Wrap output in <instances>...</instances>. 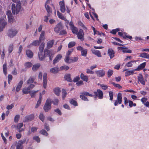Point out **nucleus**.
Returning <instances> with one entry per match:
<instances>
[{
    "mask_svg": "<svg viewBox=\"0 0 149 149\" xmlns=\"http://www.w3.org/2000/svg\"><path fill=\"white\" fill-rule=\"evenodd\" d=\"M13 2H17L16 6L15 4H13L12 6V10L13 14H17L21 9V4L18 0H12Z\"/></svg>",
    "mask_w": 149,
    "mask_h": 149,
    "instance_id": "nucleus-1",
    "label": "nucleus"
},
{
    "mask_svg": "<svg viewBox=\"0 0 149 149\" xmlns=\"http://www.w3.org/2000/svg\"><path fill=\"white\" fill-rule=\"evenodd\" d=\"M17 33V30L14 28H12L8 30V35L10 38H13Z\"/></svg>",
    "mask_w": 149,
    "mask_h": 149,
    "instance_id": "nucleus-2",
    "label": "nucleus"
},
{
    "mask_svg": "<svg viewBox=\"0 0 149 149\" xmlns=\"http://www.w3.org/2000/svg\"><path fill=\"white\" fill-rule=\"evenodd\" d=\"M52 100L51 99H48L46 102L45 104L43 107L44 110L45 112H47L51 108Z\"/></svg>",
    "mask_w": 149,
    "mask_h": 149,
    "instance_id": "nucleus-3",
    "label": "nucleus"
},
{
    "mask_svg": "<svg viewBox=\"0 0 149 149\" xmlns=\"http://www.w3.org/2000/svg\"><path fill=\"white\" fill-rule=\"evenodd\" d=\"M94 94L95 96V97L96 98L97 96L99 99H102L103 98V93L102 91L100 89H98L97 91H94Z\"/></svg>",
    "mask_w": 149,
    "mask_h": 149,
    "instance_id": "nucleus-4",
    "label": "nucleus"
},
{
    "mask_svg": "<svg viewBox=\"0 0 149 149\" xmlns=\"http://www.w3.org/2000/svg\"><path fill=\"white\" fill-rule=\"evenodd\" d=\"M77 49L78 50L81 51V54L82 56L84 57L86 56L88 52L87 49H84L83 47L80 46L77 47Z\"/></svg>",
    "mask_w": 149,
    "mask_h": 149,
    "instance_id": "nucleus-5",
    "label": "nucleus"
},
{
    "mask_svg": "<svg viewBox=\"0 0 149 149\" xmlns=\"http://www.w3.org/2000/svg\"><path fill=\"white\" fill-rule=\"evenodd\" d=\"M63 28V26L61 22H60L57 24L54 28V31L56 33H59V32Z\"/></svg>",
    "mask_w": 149,
    "mask_h": 149,
    "instance_id": "nucleus-6",
    "label": "nucleus"
},
{
    "mask_svg": "<svg viewBox=\"0 0 149 149\" xmlns=\"http://www.w3.org/2000/svg\"><path fill=\"white\" fill-rule=\"evenodd\" d=\"M7 24V22L3 18H0V32L3 31Z\"/></svg>",
    "mask_w": 149,
    "mask_h": 149,
    "instance_id": "nucleus-7",
    "label": "nucleus"
},
{
    "mask_svg": "<svg viewBox=\"0 0 149 149\" xmlns=\"http://www.w3.org/2000/svg\"><path fill=\"white\" fill-rule=\"evenodd\" d=\"M76 34L78 39H80L82 41L84 40V33L82 29L79 30Z\"/></svg>",
    "mask_w": 149,
    "mask_h": 149,
    "instance_id": "nucleus-8",
    "label": "nucleus"
},
{
    "mask_svg": "<svg viewBox=\"0 0 149 149\" xmlns=\"http://www.w3.org/2000/svg\"><path fill=\"white\" fill-rule=\"evenodd\" d=\"M26 140V138H24L23 141L22 140L19 141L16 144V149H22L23 148L22 145L25 142Z\"/></svg>",
    "mask_w": 149,
    "mask_h": 149,
    "instance_id": "nucleus-9",
    "label": "nucleus"
},
{
    "mask_svg": "<svg viewBox=\"0 0 149 149\" xmlns=\"http://www.w3.org/2000/svg\"><path fill=\"white\" fill-rule=\"evenodd\" d=\"M122 101V94L119 93L118 94L117 100H115L114 103V105L116 106L118 104H120Z\"/></svg>",
    "mask_w": 149,
    "mask_h": 149,
    "instance_id": "nucleus-10",
    "label": "nucleus"
},
{
    "mask_svg": "<svg viewBox=\"0 0 149 149\" xmlns=\"http://www.w3.org/2000/svg\"><path fill=\"white\" fill-rule=\"evenodd\" d=\"M59 5L60 8V11L62 13H64L66 10L65 3L64 1H60L59 3Z\"/></svg>",
    "mask_w": 149,
    "mask_h": 149,
    "instance_id": "nucleus-11",
    "label": "nucleus"
},
{
    "mask_svg": "<svg viewBox=\"0 0 149 149\" xmlns=\"http://www.w3.org/2000/svg\"><path fill=\"white\" fill-rule=\"evenodd\" d=\"M43 87L45 88H46L47 87V74L46 73H45L43 75Z\"/></svg>",
    "mask_w": 149,
    "mask_h": 149,
    "instance_id": "nucleus-12",
    "label": "nucleus"
},
{
    "mask_svg": "<svg viewBox=\"0 0 149 149\" xmlns=\"http://www.w3.org/2000/svg\"><path fill=\"white\" fill-rule=\"evenodd\" d=\"M95 72L97 76L99 77H103L105 74L104 71L102 70H100L96 71Z\"/></svg>",
    "mask_w": 149,
    "mask_h": 149,
    "instance_id": "nucleus-13",
    "label": "nucleus"
},
{
    "mask_svg": "<svg viewBox=\"0 0 149 149\" xmlns=\"http://www.w3.org/2000/svg\"><path fill=\"white\" fill-rule=\"evenodd\" d=\"M118 49L119 50H122V52L123 53H131L132 52L131 50L128 49V48L126 47H118Z\"/></svg>",
    "mask_w": 149,
    "mask_h": 149,
    "instance_id": "nucleus-14",
    "label": "nucleus"
},
{
    "mask_svg": "<svg viewBox=\"0 0 149 149\" xmlns=\"http://www.w3.org/2000/svg\"><path fill=\"white\" fill-rule=\"evenodd\" d=\"M127 33L125 32H118V34L120 36H122L123 38H129L130 40L132 39V37L131 36H127L126 35Z\"/></svg>",
    "mask_w": 149,
    "mask_h": 149,
    "instance_id": "nucleus-15",
    "label": "nucleus"
},
{
    "mask_svg": "<svg viewBox=\"0 0 149 149\" xmlns=\"http://www.w3.org/2000/svg\"><path fill=\"white\" fill-rule=\"evenodd\" d=\"M34 116L33 114L30 115L28 116H26L25 118L24 122H27L30 121L34 119Z\"/></svg>",
    "mask_w": 149,
    "mask_h": 149,
    "instance_id": "nucleus-16",
    "label": "nucleus"
},
{
    "mask_svg": "<svg viewBox=\"0 0 149 149\" xmlns=\"http://www.w3.org/2000/svg\"><path fill=\"white\" fill-rule=\"evenodd\" d=\"M91 51L93 54L97 56L98 57H101L102 55L100 52L98 50L94 49H91Z\"/></svg>",
    "mask_w": 149,
    "mask_h": 149,
    "instance_id": "nucleus-17",
    "label": "nucleus"
},
{
    "mask_svg": "<svg viewBox=\"0 0 149 149\" xmlns=\"http://www.w3.org/2000/svg\"><path fill=\"white\" fill-rule=\"evenodd\" d=\"M62 56L61 54H58L53 60V63L55 65L56 63L58 62L62 58Z\"/></svg>",
    "mask_w": 149,
    "mask_h": 149,
    "instance_id": "nucleus-18",
    "label": "nucleus"
},
{
    "mask_svg": "<svg viewBox=\"0 0 149 149\" xmlns=\"http://www.w3.org/2000/svg\"><path fill=\"white\" fill-rule=\"evenodd\" d=\"M114 52L111 48L109 49L108 50V54L111 58H113L114 56Z\"/></svg>",
    "mask_w": 149,
    "mask_h": 149,
    "instance_id": "nucleus-19",
    "label": "nucleus"
},
{
    "mask_svg": "<svg viewBox=\"0 0 149 149\" xmlns=\"http://www.w3.org/2000/svg\"><path fill=\"white\" fill-rule=\"evenodd\" d=\"M26 54L27 56L29 58H31L33 56V53L30 50L27 49L26 51Z\"/></svg>",
    "mask_w": 149,
    "mask_h": 149,
    "instance_id": "nucleus-20",
    "label": "nucleus"
},
{
    "mask_svg": "<svg viewBox=\"0 0 149 149\" xmlns=\"http://www.w3.org/2000/svg\"><path fill=\"white\" fill-rule=\"evenodd\" d=\"M146 65V62H144L139 65L137 68L135 69L136 71L140 70L145 68Z\"/></svg>",
    "mask_w": 149,
    "mask_h": 149,
    "instance_id": "nucleus-21",
    "label": "nucleus"
},
{
    "mask_svg": "<svg viewBox=\"0 0 149 149\" xmlns=\"http://www.w3.org/2000/svg\"><path fill=\"white\" fill-rule=\"evenodd\" d=\"M138 81L143 85L145 84V82L141 74H140L139 76L138 77Z\"/></svg>",
    "mask_w": 149,
    "mask_h": 149,
    "instance_id": "nucleus-22",
    "label": "nucleus"
},
{
    "mask_svg": "<svg viewBox=\"0 0 149 149\" xmlns=\"http://www.w3.org/2000/svg\"><path fill=\"white\" fill-rule=\"evenodd\" d=\"M38 54L40 60L42 61L44 59L45 56L43 52H39Z\"/></svg>",
    "mask_w": 149,
    "mask_h": 149,
    "instance_id": "nucleus-23",
    "label": "nucleus"
},
{
    "mask_svg": "<svg viewBox=\"0 0 149 149\" xmlns=\"http://www.w3.org/2000/svg\"><path fill=\"white\" fill-rule=\"evenodd\" d=\"M23 84V81L22 80H21L18 83L16 89V91L17 92L19 91L22 86Z\"/></svg>",
    "mask_w": 149,
    "mask_h": 149,
    "instance_id": "nucleus-24",
    "label": "nucleus"
},
{
    "mask_svg": "<svg viewBox=\"0 0 149 149\" xmlns=\"http://www.w3.org/2000/svg\"><path fill=\"white\" fill-rule=\"evenodd\" d=\"M42 100V95L40 93L39 99L37 102V104L35 107L36 108H37L40 104Z\"/></svg>",
    "mask_w": 149,
    "mask_h": 149,
    "instance_id": "nucleus-25",
    "label": "nucleus"
},
{
    "mask_svg": "<svg viewBox=\"0 0 149 149\" xmlns=\"http://www.w3.org/2000/svg\"><path fill=\"white\" fill-rule=\"evenodd\" d=\"M54 42L53 40L49 41L47 43V48L48 49L51 48L52 47Z\"/></svg>",
    "mask_w": 149,
    "mask_h": 149,
    "instance_id": "nucleus-26",
    "label": "nucleus"
},
{
    "mask_svg": "<svg viewBox=\"0 0 149 149\" xmlns=\"http://www.w3.org/2000/svg\"><path fill=\"white\" fill-rule=\"evenodd\" d=\"M139 56L144 58L149 59V54L145 52L140 54Z\"/></svg>",
    "mask_w": 149,
    "mask_h": 149,
    "instance_id": "nucleus-27",
    "label": "nucleus"
},
{
    "mask_svg": "<svg viewBox=\"0 0 149 149\" xmlns=\"http://www.w3.org/2000/svg\"><path fill=\"white\" fill-rule=\"evenodd\" d=\"M80 78L81 79L84 81L87 82L88 81V78L87 76L84 75V74L81 73L80 75Z\"/></svg>",
    "mask_w": 149,
    "mask_h": 149,
    "instance_id": "nucleus-28",
    "label": "nucleus"
},
{
    "mask_svg": "<svg viewBox=\"0 0 149 149\" xmlns=\"http://www.w3.org/2000/svg\"><path fill=\"white\" fill-rule=\"evenodd\" d=\"M64 78L65 80L71 82L72 81V80L71 78V75L69 74L65 75L64 77Z\"/></svg>",
    "mask_w": 149,
    "mask_h": 149,
    "instance_id": "nucleus-29",
    "label": "nucleus"
},
{
    "mask_svg": "<svg viewBox=\"0 0 149 149\" xmlns=\"http://www.w3.org/2000/svg\"><path fill=\"white\" fill-rule=\"evenodd\" d=\"M59 71V68L57 67H54L50 70V72L56 74L58 73Z\"/></svg>",
    "mask_w": 149,
    "mask_h": 149,
    "instance_id": "nucleus-30",
    "label": "nucleus"
},
{
    "mask_svg": "<svg viewBox=\"0 0 149 149\" xmlns=\"http://www.w3.org/2000/svg\"><path fill=\"white\" fill-rule=\"evenodd\" d=\"M57 13L58 17L59 18L64 21H66V19L64 16L63 15L62 13H60L58 11H57Z\"/></svg>",
    "mask_w": 149,
    "mask_h": 149,
    "instance_id": "nucleus-31",
    "label": "nucleus"
},
{
    "mask_svg": "<svg viewBox=\"0 0 149 149\" xmlns=\"http://www.w3.org/2000/svg\"><path fill=\"white\" fill-rule=\"evenodd\" d=\"M54 91L56 95L57 96L59 95L61 92V90L59 88L57 87L54 88Z\"/></svg>",
    "mask_w": 149,
    "mask_h": 149,
    "instance_id": "nucleus-32",
    "label": "nucleus"
},
{
    "mask_svg": "<svg viewBox=\"0 0 149 149\" xmlns=\"http://www.w3.org/2000/svg\"><path fill=\"white\" fill-rule=\"evenodd\" d=\"M40 66V63H37L36 64L33 65L32 68V70L33 71H36L38 70Z\"/></svg>",
    "mask_w": 149,
    "mask_h": 149,
    "instance_id": "nucleus-33",
    "label": "nucleus"
},
{
    "mask_svg": "<svg viewBox=\"0 0 149 149\" xmlns=\"http://www.w3.org/2000/svg\"><path fill=\"white\" fill-rule=\"evenodd\" d=\"M45 32L44 31H42L40 34V37L39 38V40L41 42L42 40H43L45 38L44 37Z\"/></svg>",
    "mask_w": 149,
    "mask_h": 149,
    "instance_id": "nucleus-34",
    "label": "nucleus"
},
{
    "mask_svg": "<svg viewBox=\"0 0 149 149\" xmlns=\"http://www.w3.org/2000/svg\"><path fill=\"white\" fill-rule=\"evenodd\" d=\"M135 71H136L134 70H132L130 71H127L125 72V76L126 77H127L129 75H130L131 74H133L134 73V72Z\"/></svg>",
    "mask_w": 149,
    "mask_h": 149,
    "instance_id": "nucleus-35",
    "label": "nucleus"
},
{
    "mask_svg": "<svg viewBox=\"0 0 149 149\" xmlns=\"http://www.w3.org/2000/svg\"><path fill=\"white\" fill-rule=\"evenodd\" d=\"M45 6L47 11V12L48 13V16H50V14L52 12L51 10L50 9V8L49 7L48 5H47L46 4H45Z\"/></svg>",
    "mask_w": 149,
    "mask_h": 149,
    "instance_id": "nucleus-36",
    "label": "nucleus"
},
{
    "mask_svg": "<svg viewBox=\"0 0 149 149\" xmlns=\"http://www.w3.org/2000/svg\"><path fill=\"white\" fill-rule=\"evenodd\" d=\"M14 47V45L13 44H10L8 48V52L10 53H11L13 50Z\"/></svg>",
    "mask_w": 149,
    "mask_h": 149,
    "instance_id": "nucleus-37",
    "label": "nucleus"
},
{
    "mask_svg": "<svg viewBox=\"0 0 149 149\" xmlns=\"http://www.w3.org/2000/svg\"><path fill=\"white\" fill-rule=\"evenodd\" d=\"M41 42L39 40H35L32 43L31 45H32L36 46L39 45Z\"/></svg>",
    "mask_w": 149,
    "mask_h": 149,
    "instance_id": "nucleus-38",
    "label": "nucleus"
},
{
    "mask_svg": "<svg viewBox=\"0 0 149 149\" xmlns=\"http://www.w3.org/2000/svg\"><path fill=\"white\" fill-rule=\"evenodd\" d=\"M32 65V63L30 62H26L24 64V66L26 68H29Z\"/></svg>",
    "mask_w": 149,
    "mask_h": 149,
    "instance_id": "nucleus-39",
    "label": "nucleus"
},
{
    "mask_svg": "<svg viewBox=\"0 0 149 149\" xmlns=\"http://www.w3.org/2000/svg\"><path fill=\"white\" fill-rule=\"evenodd\" d=\"M62 97L63 100H64L66 96V95L67 94V93L66 92V91L64 89H62Z\"/></svg>",
    "mask_w": 149,
    "mask_h": 149,
    "instance_id": "nucleus-40",
    "label": "nucleus"
},
{
    "mask_svg": "<svg viewBox=\"0 0 149 149\" xmlns=\"http://www.w3.org/2000/svg\"><path fill=\"white\" fill-rule=\"evenodd\" d=\"M71 29L74 34H76L78 31L77 28L74 26L71 28Z\"/></svg>",
    "mask_w": 149,
    "mask_h": 149,
    "instance_id": "nucleus-41",
    "label": "nucleus"
},
{
    "mask_svg": "<svg viewBox=\"0 0 149 149\" xmlns=\"http://www.w3.org/2000/svg\"><path fill=\"white\" fill-rule=\"evenodd\" d=\"M38 91V90H37L36 91H30L29 93H30V95L31 97H34L35 96L36 94Z\"/></svg>",
    "mask_w": 149,
    "mask_h": 149,
    "instance_id": "nucleus-42",
    "label": "nucleus"
},
{
    "mask_svg": "<svg viewBox=\"0 0 149 149\" xmlns=\"http://www.w3.org/2000/svg\"><path fill=\"white\" fill-rule=\"evenodd\" d=\"M69 68V67L66 65H63L60 67L59 70H68Z\"/></svg>",
    "mask_w": 149,
    "mask_h": 149,
    "instance_id": "nucleus-43",
    "label": "nucleus"
},
{
    "mask_svg": "<svg viewBox=\"0 0 149 149\" xmlns=\"http://www.w3.org/2000/svg\"><path fill=\"white\" fill-rule=\"evenodd\" d=\"M78 24L79 26L83 28L84 29L86 30H87L86 27L85 26L84 24L81 21H79L78 22Z\"/></svg>",
    "mask_w": 149,
    "mask_h": 149,
    "instance_id": "nucleus-44",
    "label": "nucleus"
},
{
    "mask_svg": "<svg viewBox=\"0 0 149 149\" xmlns=\"http://www.w3.org/2000/svg\"><path fill=\"white\" fill-rule=\"evenodd\" d=\"M6 63H4L3 65V70L4 73L6 74L7 72V68Z\"/></svg>",
    "mask_w": 149,
    "mask_h": 149,
    "instance_id": "nucleus-45",
    "label": "nucleus"
},
{
    "mask_svg": "<svg viewBox=\"0 0 149 149\" xmlns=\"http://www.w3.org/2000/svg\"><path fill=\"white\" fill-rule=\"evenodd\" d=\"M34 80V78L30 77L27 81L26 84H31L33 82Z\"/></svg>",
    "mask_w": 149,
    "mask_h": 149,
    "instance_id": "nucleus-46",
    "label": "nucleus"
},
{
    "mask_svg": "<svg viewBox=\"0 0 149 149\" xmlns=\"http://www.w3.org/2000/svg\"><path fill=\"white\" fill-rule=\"evenodd\" d=\"M45 44L43 42H42L39 47V52H43V50L44 48Z\"/></svg>",
    "mask_w": 149,
    "mask_h": 149,
    "instance_id": "nucleus-47",
    "label": "nucleus"
},
{
    "mask_svg": "<svg viewBox=\"0 0 149 149\" xmlns=\"http://www.w3.org/2000/svg\"><path fill=\"white\" fill-rule=\"evenodd\" d=\"M76 44L75 42L74 41L70 42L68 44V47L70 48L74 46Z\"/></svg>",
    "mask_w": 149,
    "mask_h": 149,
    "instance_id": "nucleus-48",
    "label": "nucleus"
},
{
    "mask_svg": "<svg viewBox=\"0 0 149 149\" xmlns=\"http://www.w3.org/2000/svg\"><path fill=\"white\" fill-rule=\"evenodd\" d=\"M80 98L83 100L85 101H88V100L87 98L83 94H81L80 95Z\"/></svg>",
    "mask_w": 149,
    "mask_h": 149,
    "instance_id": "nucleus-49",
    "label": "nucleus"
},
{
    "mask_svg": "<svg viewBox=\"0 0 149 149\" xmlns=\"http://www.w3.org/2000/svg\"><path fill=\"white\" fill-rule=\"evenodd\" d=\"M54 56V54L52 50H50V53H49V54L48 55V57L49 58L50 60H52V58Z\"/></svg>",
    "mask_w": 149,
    "mask_h": 149,
    "instance_id": "nucleus-50",
    "label": "nucleus"
},
{
    "mask_svg": "<svg viewBox=\"0 0 149 149\" xmlns=\"http://www.w3.org/2000/svg\"><path fill=\"white\" fill-rule=\"evenodd\" d=\"M40 133L42 134L47 136L48 135L47 132L44 130H42L40 131Z\"/></svg>",
    "mask_w": 149,
    "mask_h": 149,
    "instance_id": "nucleus-51",
    "label": "nucleus"
},
{
    "mask_svg": "<svg viewBox=\"0 0 149 149\" xmlns=\"http://www.w3.org/2000/svg\"><path fill=\"white\" fill-rule=\"evenodd\" d=\"M26 88H24L23 89L22 92L23 94H27L30 93V91H29Z\"/></svg>",
    "mask_w": 149,
    "mask_h": 149,
    "instance_id": "nucleus-52",
    "label": "nucleus"
},
{
    "mask_svg": "<svg viewBox=\"0 0 149 149\" xmlns=\"http://www.w3.org/2000/svg\"><path fill=\"white\" fill-rule=\"evenodd\" d=\"M134 61H131L130 62H128L125 65V66H127L128 67H131L132 66V63L134 62Z\"/></svg>",
    "mask_w": 149,
    "mask_h": 149,
    "instance_id": "nucleus-53",
    "label": "nucleus"
},
{
    "mask_svg": "<svg viewBox=\"0 0 149 149\" xmlns=\"http://www.w3.org/2000/svg\"><path fill=\"white\" fill-rule=\"evenodd\" d=\"M81 94H83L84 96H89L91 97H93V95L89 93H88L86 92H84L81 93Z\"/></svg>",
    "mask_w": 149,
    "mask_h": 149,
    "instance_id": "nucleus-54",
    "label": "nucleus"
},
{
    "mask_svg": "<svg viewBox=\"0 0 149 149\" xmlns=\"http://www.w3.org/2000/svg\"><path fill=\"white\" fill-rule=\"evenodd\" d=\"M113 73V71L111 70H109L107 72V76L108 77H111Z\"/></svg>",
    "mask_w": 149,
    "mask_h": 149,
    "instance_id": "nucleus-55",
    "label": "nucleus"
},
{
    "mask_svg": "<svg viewBox=\"0 0 149 149\" xmlns=\"http://www.w3.org/2000/svg\"><path fill=\"white\" fill-rule=\"evenodd\" d=\"M20 116L19 115H16L14 118V121L15 123H17L19 119Z\"/></svg>",
    "mask_w": 149,
    "mask_h": 149,
    "instance_id": "nucleus-56",
    "label": "nucleus"
},
{
    "mask_svg": "<svg viewBox=\"0 0 149 149\" xmlns=\"http://www.w3.org/2000/svg\"><path fill=\"white\" fill-rule=\"evenodd\" d=\"M70 102L71 104L74 105V106H77V102L73 99H72L71 100H70Z\"/></svg>",
    "mask_w": 149,
    "mask_h": 149,
    "instance_id": "nucleus-57",
    "label": "nucleus"
},
{
    "mask_svg": "<svg viewBox=\"0 0 149 149\" xmlns=\"http://www.w3.org/2000/svg\"><path fill=\"white\" fill-rule=\"evenodd\" d=\"M45 118V116L42 113H40L39 116V119L42 122L43 121Z\"/></svg>",
    "mask_w": 149,
    "mask_h": 149,
    "instance_id": "nucleus-58",
    "label": "nucleus"
},
{
    "mask_svg": "<svg viewBox=\"0 0 149 149\" xmlns=\"http://www.w3.org/2000/svg\"><path fill=\"white\" fill-rule=\"evenodd\" d=\"M60 35H65L67 34V32L64 29H62L60 32H59Z\"/></svg>",
    "mask_w": 149,
    "mask_h": 149,
    "instance_id": "nucleus-59",
    "label": "nucleus"
},
{
    "mask_svg": "<svg viewBox=\"0 0 149 149\" xmlns=\"http://www.w3.org/2000/svg\"><path fill=\"white\" fill-rule=\"evenodd\" d=\"M109 93L110 97V100H113V92L112 91H109Z\"/></svg>",
    "mask_w": 149,
    "mask_h": 149,
    "instance_id": "nucleus-60",
    "label": "nucleus"
},
{
    "mask_svg": "<svg viewBox=\"0 0 149 149\" xmlns=\"http://www.w3.org/2000/svg\"><path fill=\"white\" fill-rule=\"evenodd\" d=\"M59 102V100L57 99H55L53 101H52V102L54 105H58Z\"/></svg>",
    "mask_w": 149,
    "mask_h": 149,
    "instance_id": "nucleus-61",
    "label": "nucleus"
},
{
    "mask_svg": "<svg viewBox=\"0 0 149 149\" xmlns=\"http://www.w3.org/2000/svg\"><path fill=\"white\" fill-rule=\"evenodd\" d=\"M33 139L36 140L37 142H39L40 141V139L39 137L37 136H35L33 137Z\"/></svg>",
    "mask_w": 149,
    "mask_h": 149,
    "instance_id": "nucleus-62",
    "label": "nucleus"
},
{
    "mask_svg": "<svg viewBox=\"0 0 149 149\" xmlns=\"http://www.w3.org/2000/svg\"><path fill=\"white\" fill-rule=\"evenodd\" d=\"M78 59V58L77 57H74L71 58L70 60H71L72 62H74L77 61Z\"/></svg>",
    "mask_w": 149,
    "mask_h": 149,
    "instance_id": "nucleus-63",
    "label": "nucleus"
},
{
    "mask_svg": "<svg viewBox=\"0 0 149 149\" xmlns=\"http://www.w3.org/2000/svg\"><path fill=\"white\" fill-rule=\"evenodd\" d=\"M80 77L79 76H77L75 77L73 79V81L74 82H78V81L79 80Z\"/></svg>",
    "mask_w": 149,
    "mask_h": 149,
    "instance_id": "nucleus-64",
    "label": "nucleus"
}]
</instances>
